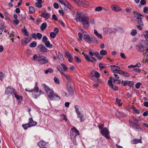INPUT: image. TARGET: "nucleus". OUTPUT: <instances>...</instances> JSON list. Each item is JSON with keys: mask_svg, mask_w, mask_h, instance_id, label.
Returning <instances> with one entry per match:
<instances>
[{"mask_svg": "<svg viewBox=\"0 0 148 148\" xmlns=\"http://www.w3.org/2000/svg\"><path fill=\"white\" fill-rule=\"evenodd\" d=\"M73 14L75 16L74 20L77 22H80L83 28L85 29H88L90 25L89 18L88 15L84 14L82 12L75 10L73 12Z\"/></svg>", "mask_w": 148, "mask_h": 148, "instance_id": "nucleus-1", "label": "nucleus"}, {"mask_svg": "<svg viewBox=\"0 0 148 148\" xmlns=\"http://www.w3.org/2000/svg\"><path fill=\"white\" fill-rule=\"evenodd\" d=\"M42 86L46 92L48 97L51 100H53L55 97L57 98L56 100H60V96L57 94H55L53 90L50 89L49 87L45 84H42Z\"/></svg>", "mask_w": 148, "mask_h": 148, "instance_id": "nucleus-2", "label": "nucleus"}, {"mask_svg": "<svg viewBox=\"0 0 148 148\" xmlns=\"http://www.w3.org/2000/svg\"><path fill=\"white\" fill-rule=\"evenodd\" d=\"M147 44L145 40H142L136 45L137 50L139 52L143 53L147 47Z\"/></svg>", "mask_w": 148, "mask_h": 148, "instance_id": "nucleus-3", "label": "nucleus"}, {"mask_svg": "<svg viewBox=\"0 0 148 148\" xmlns=\"http://www.w3.org/2000/svg\"><path fill=\"white\" fill-rule=\"evenodd\" d=\"M75 109V112L77 115V117L79 118L81 122H83L84 120V116L81 112L82 109L80 106L77 105L74 106Z\"/></svg>", "mask_w": 148, "mask_h": 148, "instance_id": "nucleus-4", "label": "nucleus"}, {"mask_svg": "<svg viewBox=\"0 0 148 148\" xmlns=\"http://www.w3.org/2000/svg\"><path fill=\"white\" fill-rule=\"evenodd\" d=\"M134 15L135 16L137 17L136 21L138 24L140 25H143V23L142 22V19L143 18V16L137 12H134Z\"/></svg>", "mask_w": 148, "mask_h": 148, "instance_id": "nucleus-5", "label": "nucleus"}, {"mask_svg": "<svg viewBox=\"0 0 148 148\" xmlns=\"http://www.w3.org/2000/svg\"><path fill=\"white\" fill-rule=\"evenodd\" d=\"M36 49L40 52L47 53L49 51L48 49L42 44L38 45Z\"/></svg>", "mask_w": 148, "mask_h": 148, "instance_id": "nucleus-6", "label": "nucleus"}, {"mask_svg": "<svg viewBox=\"0 0 148 148\" xmlns=\"http://www.w3.org/2000/svg\"><path fill=\"white\" fill-rule=\"evenodd\" d=\"M100 132L103 136L107 139H110V137L109 135V132L106 127L103 128L101 130Z\"/></svg>", "mask_w": 148, "mask_h": 148, "instance_id": "nucleus-7", "label": "nucleus"}, {"mask_svg": "<svg viewBox=\"0 0 148 148\" xmlns=\"http://www.w3.org/2000/svg\"><path fill=\"white\" fill-rule=\"evenodd\" d=\"M34 98L37 99V97L40 95L44 94V92L40 90L39 91V88L38 87H35L34 90Z\"/></svg>", "mask_w": 148, "mask_h": 148, "instance_id": "nucleus-8", "label": "nucleus"}, {"mask_svg": "<svg viewBox=\"0 0 148 148\" xmlns=\"http://www.w3.org/2000/svg\"><path fill=\"white\" fill-rule=\"evenodd\" d=\"M79 135V131L75 127H74L71 129L70 131V136L71 138H74L76 136Z\"/></svg>", "mask_w": 148, "mask_h": 148, "instance_id": "nucleus-9", "label": "nucleus"}, {"mask_svg": "<svg viewBox=\"0 0 148 148\" xmlns=\"http://www.w3.org/2000/svg\"><path fill=\"white\" fill-rule=\"evenodd\" d=\"M57 70L60 72V73L63 75V76L67 79V81L69 82L70 81V79L69 76L66 75L63 72L62 68H61L60 65L57 66Z\"/></svg>", "mask_w": 148, "mask_h": 148, "instance_id": "nucleus-10", "label": "nucleus"}, {"mask_svg": "<svg viewBox=\"0 0 148 148\" xmlns=\"http://www.w3.org/2000/svg\"><path fill=\"white\" fill-rule=\"evenodd\" d=\"M16 92L15 90L13 88L10 86H9L6 89L5 93L6 95L10 96L13 93L14 94V92Z\"/></svg>", "mask_w": 148, "mask_h": 148, "instance_id": "nucleus-11", "label": "nucleus"}, {"mask_svg": "<svg viewBox=\"0 0 148 148\" xmlns=\"http://www.w3.org/2000/svg\"><path fill=\"white\" fill-rule=\"evenodd\" d=\"M38 60L39 62V63L41 64H46L48 62L47 59H45V56L38 57Z\"/></svg>", "mask_w": 148, "mask_h": 148, "instance_id": "nucleus-12", "label": "nucleus"}, {"mask_svg": "<svg viewBox=\"0 0 148 148\" xmlns=\"http://www.w3.org/2000/svg\"><path fill=\"white\" fill-rule=\"evenodd\" d=\"M47 144L48 143L42 140L39 142L38 143V145L40 148H47Z\"/></svg>", "mask_w": 148, "mask_h": 148, "instance_id": "nucleus-13", "label": "nucleus"}, {"mask_svg": "<svg viewBox=\"0 0 148 148\" xmlns=\"http://www.w3.org/2000/svg\"><path fill=\"white\" fill-rule=\"evenodd\" d=\"M83 38L86 42L89 43H91L93 42V38H91L88 34L84 35Z\"/></svg>", "mask_w": 148, "mask_h": 148, "instance_id": "nucleus-14", "label": "nucleus"}, {"mask_svg": "<svg viewBox=\"0 0 148 148\" xmlns=\"http://www.w3.org/2000/svg\"><path fill=\"white\" fill-rule=\"evenodd\" d=\"M122 84L124 86L127 85L129 86H131L134 84V83L131 81L126 80L123 82V81L121 82Z\"/></svg>", "mask_w": 148, "mask_h": 148, "instance_id": "nucleus-15", "label": "nucleus"}, {"mask_svg": "<svg viewBox=\"0 0 148 148\" xmlns=\"http://www.w3.org/2000/svg\"><path fill=\"white\" fill-rule=\"evenodd\" d=\"M75 2L78 5L82 6L86 4L85 0H74Z\"/></svg>", "mask_w": 148, "mask_h": 148, "instance_id": "nucleus-16", "label": "nucleus"}, {"mask_svg": "<svg viewBox=\"0 0 148 148\" xmlns=\"http://www.w3.org/2000/svg\"><path fill=\"white\" fill-rule=\"evenodd\" d=\"M28 123L31 127L36 125L37 124V123L36 122L34 121L33 119L31 117L29 119Z\"/></svg>", "mask_w": 148, "mask_h": 148, "instance_id": "nucleus-17", "label": "nucleus"}, {"mask_svg": "<svg viewBox=\"0 0 148 148\" xmlns=\"http://www.w3.org/2000/svg\"><path fill=\"white\" fill-rule=\"evenodd\" d=\"M14 95L18 103H21L23 99L22 96H19V95H17L16 92H14Z\"/></svg>", "mask_w": 148, "mask_h": 148, "instance_id": "nucleus-18", "label": "nucleus"}, {"mask_svg": "<svg viewBox=\"0 0 148 148\" xmlns=\"http://www.w3.org/2000/svg\"><path fill=\"white\" fill-rule=\"evenodd\" d=\"M110 68L111 70L114 72L115 73V71H118L120 70V68L117 66L115 65H111L110 66Z\"/></svg>", "mask_w": 148, "mask_h": 148, "instance_id": "nucleus-19", "label": "nucleus"}, {"mask_svg": "<svg viewBox=\"0 0 148 148\" xmlns=\"http://www.w3.org/2000/svg\"><path fill=\"white\" fill-rule=\"evenodd\" d=\"M45 45L47 47L49 48H51L53 47V45L50 43V41H49L46 42L45 43Z\"/></svg>", "mask_w": 148, "mask_h": 148, "instance_id": "nucleus-20", "label": "nucleus"}, {"mask_svg": "<svg viewBox=\"0 0 148 148\" xmlns=\"http://www.w3.org/2000/svg\"><path fill=\"white\" fill-rule=\"evenodd\" d=\"M42 0H38L36 3V6L37 7L40 8L42 7Z\"/></svg>", "mask_w": 148, "mask_h": 148, "instance_id": "nucleus-21", "label": "nucleus"}, {"mask_svg": "<svg viewBox=\"0 0 148 148\" xmlns=\"http://www.w3.org/2000/svg\"><path fill=\"white\" fill-rule=\"evenodd\" d=\"M111 8L112 10L116 12L120 11L121 10L119 8H117L114 5H113L112 6Z\"/></svg>", "mask_w": 148, "mask_h": 148, "instance_id": "nucleus-22", "label": "nucleus"}, {"mask_svg": "<svg viewBox=\"0 0 148 148\" xmlns=\"http://www.w3.org/2000/svg\"><path fill=\"white\" fill-rule=\"evenodd\" d=\"M42 16L44 18H48L50 16V14L49 13L45 12L42 14Z\"/></svg>", "mask_w": 148, "mask_h": 148, "instance_id": "nucleus-23", "label": "nucleus"}, {"mask_svg": "<svg viewBox=\"0 0 148 148\" xmlns=\"http://www.w3.org/2000/svg\"><path fill=\"white\" fill-rule=\"evenodd\" d=\"M47 26V24L46 23H43L40 26V28L42 31H44L45 29Z\"/></svg>", "mask_w": 148, "mask_h": 148, "instance_id": "nucleus-24", "label": "nucleus"}, {"mask_svg": "<svg viewBox=\"0 0 148 148\" xmlns=\"http://www.w3.org/2000/svg\"><path fill=\"white\" fill-rule=\"evenodd\" d=\"M143 55L144 56H147L146 58V61L148 63V49H146L145 53H143Z\"/></svg>", "mask_w": 148, "mask_h": 148, "instance_id": "nucleus-25", "label": "nucleus"}, {"mask_svg": "<svg viewBox=\"0 0 148 148\" xmlns=\"http://www.w3.org/2000/svg\"><path fill=\"white\" fill-rule=\"evenodd\" d=\"M142 140L141 139H134L132 141V143L134 144H136L138 143H142Z\"/></svg>", "mask_w": 148, "mask_h": 148, "instance_id": "nucleus-26", "label": "nucleus"}, {"mask_svg": "<svg viewBox=\"0 0 148 148\" xmlns=\"http://www.w3.org/2000/svg\"><path fill=\"white\" fill-rule=\"evenodd\" d=\"M22 32L26 36H28L29 35L28 32L27 31V30L25 28V27H24V28L22 29Z\"/></svg>", "mask_w": 148, "mask_h": 148, "instance_id": "nucleus-27", "label": "nucleus"}, {"mask_svg": "<svg viewBox=\"0 0 148 148\" xmlns=\"http://www.w3.org/2000/svg\"><path fill=\"white\" fill-rule=\"evenodd\" d=\"M94 34L99 38L101 39L102 38V36L101 34H99L96 29H95L94 30Z\"/></svg>", "mask_w": 148, "mask_h": 148, "instance_id": "nucleus-28", "label": "nucleus"}, {"mask_svg": "<svg viewBox=\"0 0 148 148\" xmlns=\"http://www.w3.org/2000/svg\"><path fill=\"white\" fill-rule=\"evenodd\" d=\"M61 68L62 67V68L63 70V72L64 71L65 72L68 69V68L63 63H62L61 64Z\"/></svg>", "mask_w": 148, "mask_h": 148, "instance_id": "nucleus-29", "label": "nucleus"}, {"mask_svg": "<svg viewBox=\"0 0 148 148\" xmlns=\"http://www.w3.org/2000/svg\"><path fill=\"white\" fill-rule=\"evenodd\" d=\"M65 57H67L68 59H73L72 56L69 53L67 52H65Z\"/></svg>", "mask_w": 148, "mask_h": 148, "instance_id": "nucleus-30", "label": "nucleus"}, {"mask_svg": "<svg viewBox=\"0 0 148 148\" xmlns=\"http://www.w3.org/2000/svg\"><path fill=\"white\" fill-rule=\"evenodd\" d=\"M94 55L97 57L99 60H101L102 58L101 57L99 53L97 52H95L94 53Z\"/></svg>", "mask_w": 148, "mask_h": 148, "instance_id": "nucleus-31", "label": "nucleus"}, {"mask_svg": "<svg viewBox=\"0 0 148 148\" xmlns=\"http://www.w3.org/2000/svg\"><path fill=\"white\" fill-rule=\"evenodd\" d=\"M30 41V39L27 37H26L21 41L22 42H24L25 43H28Z\"/></svg>", "mask_w": 148, "mask_h": 148, "instance_id": "nucleus-32", "label": "nucleus"}, {"mask_svg": "<svg viewBox=\"0 0 148 148\" xmlns=\"http://www.w3.org/2000/svg\"><path fill=\"white\" fill-rule=\"evenodd\" d=\"M29 13L30 14H33L35 12V10L32 6H30L29 7Z\"/></svg>", "mask_w": 148, "mask_h": 148, "instance_id": "nucleus-33", "label": "nucleus"}, {"mask_svg": "<svg viewBox=\"0 0 148 148\" xmlns=\"http://www.w3.org/2000/svg\"><path fill=\"white\" fill-rule=\"evenodd\" d=\"M58 57L59 59L61 61H63L64 60L63 56L61 54V53L59 52L58 53Z\"/></svg>", "mask_w": 148, "mask_h": 148, "instance_id": "nucleus-34", "label": "nucleus"}, {"mask_svg": "<svg viewBox=\"0 0 148 148\" xmlns=\"http://www.w3.org/2000/svg\"><path fill=\"white\" fill-rule=\"evenodd\" d=\"M22 126L25 130H26L28 128L31 127L28 123L26 124H23Z\"/></svg>", "mask_w": 148, "mask_h": 148, "instance_id": "nucleus-35", "label": "nucleus"}, {"mask_svg": "<svg viewBox=\"0 0 148 148\" xmlns=\"http://www.w3.org/2000/svg\"><path fill=\"white\" fill-rule=\"evenodd\" d=\"M37 44V42L36 41H34L30 43L29 46L31 47H34L36 46Z\"/></svg>", "mask_w": 148, "mask_h": 148, "instance_id": "nucleus-36", "label": "nucleus"}, {"mask_svg": "<svg viewBox=\"0 0 148 148\" xmlns=\"http://www.w3.org/2000/svg\"><path fill=\"white\" fill-rule=\"evenodd\" d=\"M107 51L104 50H102L100 51V54L101 55L104 56L107 54Z\"/></svg>", "mask_w": 148, "mask_h": 148, "instance_id": "nucleus-37", "label": "nucleus"}, {"mask_svg": "<svg viewBox=\"0 0 148 148\" xmlns=\"http://www.w3.org/2000/svg\"><path fill=\"white\" fill-rule=\"evenodd\" d=\"M75 62L77 63H79L81 62V60L79 59V58L77 56H75L74 58Z\"/></svg>", "mask_w": 148, "mask_h": 148, "instance_id": "nucleus-38", "label": "nucleus"}, {"mask_svg": "<svg viewBox=\"0 0 148 148\" xmlns=\"http://www.w3.org/2000/svg\"><path fill=\"white\" fill-rule=\"evenodd\" d=\"M53 70L51 68H49L45 71V73L46 74H47L48 73H52L53 72Z\"/></svg>", "mask_w": 148, "mask_h": 148, "instance_id": "nucleus-39", "label": "nucleus"}, {"mask_svg": "<svg viewBox=\"0 0 148 148\" xmlns=\"http://www.w3.org/2000/svg\"><path fill=\"white\" fill-rule=\"evenodd\" d=\"M56 34H55L53 32H51L50 34V36L51 38H54L56 37Z\"/></svg>", "mask_w": 148, "mask_h": 148, "instance_id": "nucleus-40", "label": "nucleus"}, {"mask_svg": "<svg viewBox=\"0 0 148 148\" xmlns=\"http://www.w3.org/2000/svg\"><path fill=\"white\" fill-rule=\"evenodd\" d=\"M137 31L136 30L133 29L132 30L131 34L132 36H135L137 34Z\"/></svg>", "mask_w": 148, "mask_h": 148, "instance_id": "nucleus-41", "label": "nucleus"}, {"mask_svg": "<svg viewBox=\"0 0 148 148\" xmlns=\"http://www.w3.org/2000/svg\"><path fill=\"white\" fill-rule=\"evenodd\" d=\"M65 6L70 10H73V7L69 3H68V2L66 3V5Z\"/></svg>", "mask_w": 148, "mask_h": 148, "instance_id": "nucleus-42", "label": "nucleus"}, {"mask_svg": "<svg viewBox=\"0 0 148 148\" xmlns=\"http://www.w3.org/2000/svg\"><path fill=\"white\" fill-rule=\"evenodd\" d=\"M94 76L96 78H98L100 77V74L97 71H95L94 73Z\"/></svg>", "mask_w": 148, "mask_h": 148, "instance_id": "nucleus-43", "label": "nucleus"}, {"mask_svg": "<svg viewBox=\"0 0 148 148\" xmlns=\"http://www.w3.org/2000/svg\"><path fill=\"white\" fill-rule=\"evenodd\" d=\"M129 122L130 124H131L132 125H133L134 126H136V129H138L137 127H138V126L136 124V123H135L134 122L132 121L129 120ZM134 127H135V126H134Z\"/></svg>", "mask_w": 148, "mask_h": 148, "instance_id": "nucleus-44", "label": "nucleus"}, {"mask_svg": "<svg viewBox=\"0 0 148 148\" xmlns=\"http://www.w3.org/2000/svg\"><path fill=\"white\" fill-rule=\"evenodd\" d=\"M113 82L114 83L116 84H119L120 82V81L119 79L114 78L113 79Z\"/></svg>", "mask_w": 148, "mask_h": 148, "instance_id": "nucleus-45", "label": "nucleus"}, {"mask_svg": "<svg viewBox=\"0 0 148 148\" xmlns=\"http://www.w3.org/2000/svg\"><path fill=\"white\" fill-rule=\"evenodd\" d=\"M59 1L60 3L64 5H66V3L67 2L66 0H59Z\"/></svg>", "mask_w": 148, "mask_h": 148, "instance_id": "nucleus-46", "label": "nucleus"}, {"mask_svg": "<svg viewBox=\"0 0 148 148\" xmlns=\"http://www.w3.org/2000/svg\"><path fill=\"white\" fill-rule=\"evenodd\" d=\"M112 85L110 86L111 88L114 89L115 91H116L118 90V87L115 86H114L113 84H111Z\"/></svg>", "mask_w": 148, "mask_h": 148, "instance_id": "nucleus-47", "label": "nucleus"}, {"mask_svg": "<svg viewBox=\"0 0 148 148\" xmlns=\"http://www.w3.org/2000/svg\"><path fill=\"white\" fill-rule=\"evenodd\" d=\"M42 37V34L39 33H38L37 34V38H38L39 40H40L41 39Z\"/></svg>", "mask_w": 148, "mask_h": 148, "instance_id": "nucleus-48", "label": "nucleus"}, {"mask_svg": "<svg viewBox=\"0 0 148 148\" xmlns=\"http://www.w3.org/2000/svg\"><path fill=\"white\" fill-rule=\"evenodd\" d=\"M4 76V74L2 72H0V79L2 81Z\"/></svg>", "mask_w": 148, "mask_h": 148, "instance_id": "nucleus-49", "label": "nucleus"}, {"mask_svg": "<svg viewBox=\"0 0 148 148\" xmlns=\"http://www.w3.org/2000/svg\"><path fill=\"white\" fill-rule=\"evenodd\" d=\"M48 38L46 36H44L42 38V41L43 42L45 43V42L48 41Z\"/></svg>", "mask_w": 148, "mask_h": 148, "instance_id": "nucleus-50", "label": "nucleus"}, {"mask_svg": "<svg viewBox=\"0 0 148 148\" xmlns=\"http://www.w3.org/2000/svg\"><path fill=\"white\" fill-rule=\"evenodd\" d=\"M89 54L91 57L93 56L94 55V51L92 50H89Z\"/></svg>", "mask_w": 148, "mask_h": 148, "instance_id": "nucleus-51", "label": "nucleus"}, {"mask_svg": "<svg viewBox=\"0 0 148 148\" xmlns=\"http://www.w3.org/2000/svg\"><path fill=\"white\" fill-rule=\"evenodd\" d=\"M76 137H74V138H71L73 143L75 145H76L77 144L76 140Z\"/></svg>", "mask_w": 148, "mask_h": 148, "instance_id": "nucleus-52", "label": "nucleus"}, {"mask_svg": "<svg viewBox=\"0 0 148 148\" xmlns=\"http://www.w3.org/2000/svg\"><path fill=\"white\" fill-rule=\"evenodd\" d=\"M102 8L101 6H98L95 9V10L97 11H100L102 10Z\"/></svg>", "mask_w": 148, "mask_h": 148, "instance_id": "nucleus-53", "label": "nucleus"}, {"mask_svg": "<svg viewBox=\"0 0 148 148\" xmlns=\"http://www.w3.org/2000/svg\"><path fill=\"white\" fill-rule=\"evenodd\" d=\"M137 114H139L140 113V110L135 108H134L133 110Z\"/></svg>", "mask_w": 148, "mask_h": 148, "instance_id": "nucleus-54", "label": "nucleus"}, {"mask_svg": "<svg viewBox=\"0 0 148 148\" xmlns=\"http://www.w3.org/2000/svg\"><path fill=\"white\" fill-rule=\"evenodd\" d=\"M4 24L2 23H0V30L3 31L4 30Z\"/></svg>", "mask_w": 148, "mask_h": 148, "instance_id": "nucleus-55", "label": "nucleus"}, {"mask_svg": "<svg viewBox=\"0 0 148 148\" xmlns=\"http://www.w3.org/2000/svg\"><path fill=\"white\" fill-rule=\"evenodd\" d=\"M141 84V83L140 82H138L136 83L135 85V87L137 89L139 88Z\"/></svg>", "mask_w": 148, "mask_h": 148, "instance_id": "nucleus-56", "label": "nucleus"}, {"mask_svg": "<svg viewBox=\"0 0 148 148\" xmlns=\"http://www.w3.org/2000/svg\"><path fill=\"white\" fill-rule=\"evenodd\" d=\"M54 82L57 84H59L60 83V82L59 80L57 79L56 77H55L54 78Z\"/></svg>", "mask_w": 148, "mask_h": 148, "instance_id": "nucleus-57", "label": "nucleus"}, {"mask_svg": "<svg viewBox=\"0 0 148 148\" xmlns=\"http://www.w3.org/2000/svg\"><path fill=\"white\" fill-rule=\"evenodd\" d=\"M144 36L146 38V40L148 41V32H145V34L144 35Z\"/></svg>", "mask_w": 148, "mask_h": 148, "instance_id": "nucleus-58", "label": "nucleus"}, {"mask_svg": "<svg viewBox=\"0 0 148 148\" xmlns=\"http://www.w3.org/2000/svg\"><path fill=\"white\" fill-rule=\"evenodd\" d=\"M104 127V125L103 124H100L99 125H98V127L99 129L101 130L103 129V128Z\"/></svg>", "mask_w": 148, "mask_h": 148, "instance_id": "nucleus-59", "label": "nucleus"}, {"mask_svg": "<svg viewBox=\"0 0 148 148\" xmlns=\"http://www.w3.org/2000/svg\"><path fill=\"white\" fill-rule=\"evenodd\" d=\"M78 36H79V39L82 40L83 36L82 34L81 33L79 32L78 34Z\"/></svg>", "mask_w": 148, "mask_h": 148, "instance_id": "nucleus-60", "label": "nucleus"}, {"mask_svg": "<svg viewBox=\"0 0 148 148\" xmlns=\"http://www.w3.org/2000/svg\"><path fill=\"white\" fill-rule=\"evenodd\" d=\"M120 56L123 59H126V57H125V54L123 53H121L120 54Z\"/></svg>", "mask_w": 148, "mask_h": 148, "instance_id": "nucleus-61", "label": "nucleus"}, {"mask_svg": "<svg viewBox=\"0 0 148 148\" xmlns=\"http://www.w3.org/2000/svg\"><path fill=\"white\" fill-rule=\"evenodd\" d=\"M52 18L53 19H54L56 21H57L58 20V18L56 16V15L55 14H53V15L52 16Z\"/></svg>", "mask_w": 148, "mask_h": 148, "instance_id": "nucleus-62", "label": "nucleus"}, {"mask_svg": "<svg viewBox=\"0 0 148 148\" xmlns=\"http://www.w3.org/2000/svg\"><path fill=\"white\" fill-rule=\"evenodd\" d=\"M99 69L100 70H101L102 69H104L105 68V67L104 66H103V65L100 63L99 64Z\"/></svg>", "mask_w": 148, "mask_h": 148, "instance_id": "nucleus-63", "label": "nucleus"}, {"mask_svg": "<svg viewBox=\"0 0 148 148\" xmlns=\"http://www.w3.org/2000/svg\"><path fill=\"white\" fill-rule=\"evenodd\" d=\"M143 12L146 13H148V8L145 7L144 9Z\"/></svg>", "mask_w": 148, "mask_h": 148, "instance_id": "nucleus-64", "label": "nucleus"}]
</instances>
